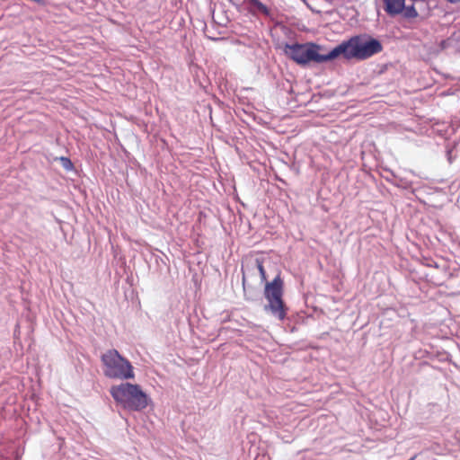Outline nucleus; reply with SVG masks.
Masks as SVG:
<instances>
[{"label": "nucleus", "instance_id": "nucleus-1", "mask_svg": "<svg viewBox=\"0 0 460 460\" xmlns=\"http://www.w3.org/2000/svg\"><path fill=\"white\" fill-rule=\"evenodd\" d=\"M383 50L382 44L376 39L354 36L332 49V60L340 56L346 59L365 60Z\"/></svg>", "mask_w": 460, "mask_h": 460}, {"label": "nucleus", "instance_id": "nucleus-2", "mask_svg": "<svg viewBox=\"0 0 460 460\" xmlns=\"http://www.w3.org/2000/svg\"><path fill=\"white\" fill-rule=\"evenodd\" d=\"M110 393L117 403L128 411H139L148 404V397L138 385L122 383L112 385Z\"/></svg>", "mask_w": 460, "mask_h": 460}, {"label": "nucleus", "instance_id": "nucleus-3", "mask_svg": "<svg viewBox=\"0 0 460 460\" xmlns=\"http://www.w3.org/2000/svg\"><path fill=\"white\" fill-rule=\"evenodd\" d=\"M323 47L313 42L286 44L285 54L296 64L305 66L310 63L322 64L332 60V51L322 53Z\"/></svg>", "mask_w": 460, "mask_h": 460}, {"label": "nucleus", "instance_id": "nucleus-4", "mask_svg": "<svg viewBox=\"0 0 460 460\" xmlns=\"http://www.w3.org/2000/svg\"><path fill=\"white\" fill-rule=\"evenodd\" d=\"M101 360L105 376L119 380H128L135 377L133 366L117 349L107 350L102 355Z\"/></svg>", "mask_w": 460, "mask_h": 460}, {"label": "nucleus", "instance_id": "nucleus-5", "mask_svg": "<svg viewBox=\"0 0 460 460\" xmlns=\"http://www.w3.org/2000/svg\"><path fill=\"white\" fill-rule=\"evenodd\" d=\"M284 282L279 275L270 282H266L264 296L268 301L265 310L271 312L279 320L283 321L287 316V306L283 300Z\"/></svg>", "mask_w": 460, "mask_h": 460}, {"label": "nucleus", "instance_id": "nucleus-6", "mask_svg": "<svg viewBox=\"0 0 460 460\" xmlns=\"http://www.w3.org/2000/svg\"><path fill=\"white\" fill-rule=\"evenodd\" d=\"M385 11L391 16L400 14L404 10L405 0H384Z\"/></svg>", "mask_w": 460, "mask_h": 460}, {"label": "nucleus", "instance_id": "nucleus-7", "mask_svg": "<svg viewBox=\"0 0 460 460\" xmlns=\"http://www.w3.org/2000/svg\"><path fill=\"white\" fill-rule=\"evenodd\" d=\"M248 2L249 4H251L256 11L265 14V15H269L270 14V10L269 8L264 4H262L260 0H246Z\"/></svg>", "mask_w": 460, "mask_h": 460}, {"label": "nucleus", "instance_id": "nucleus-8", "mask_svg": "<svg viewBox=\"0 0 460 460\" xmlns=\"http://www.w3.org/2000/svg\"><path fill=\"white\" fill-rule=\"evenodd\" d=\"M402 13H403V16L405 18H416L419 15V13H418L417 10L415 9L414 5H411V6H405L404 5V10L402 11Z\"/></svg>", "mask_w": 460, "mask_h": 460}, {"label": "nucleus", "instance_id": "nucleus-9", "mask_svg": "<svg viewBox=\"0 0 460 460\" xmlns=\"http://www.w3.org/2000/svg\"><path fill=\"white\" fill-rule=\"evenodd\" d=\"M256 266H257V269H258V270L260 272L261 280L262 281H266L267 274H266V270L264 269L262 261H261L260 259H256Z\"/></svg>", "mask_w": 460, "mask_h": 460}, {"label": "nucleus", "instance_id": "nucleus-10", "mask_svg": "<svg viewBox=\"0 0 460 460\" xmlns=\"http://www.w3.org/2000/svg\"><path fill=\"white\" fill-rule=\"evenodd\" d=\"M60 161H61V164L63 165V167L67 170V171H71L73 168H74V165L71 162V160L67 157H60Z\"/></svg>", "mask_w": 460, "mask_h": 460}, {"label": "nucleus", "instance_id": "nucleus-11", "mask_svg": "<svg viewBox=\"0 0 460 460\" xmlns=\"http://www.w3.org/2000/svg\"><path fill=\"white\" fill-rule=\"evenodd\" d=\"M415 458H416V456H412V457H411V459H409V460H415Z\"/></svg>", "mask_w": 460, "mask_h": 460}, {"label": "nucleus", "instance_id": "nucleus-12", "mask_svg": "<svg viewBox=\"0 0 460 460\" xmlns=\"http://www.w3.org/2000/svg\"><path fill=\"white\" fill-rule=\"evenodd\" d=\"M243 282H244V281H245V276H244V275H243Z\"/></svg>", "mask_w": 460, "mask_h": 460}]
</instances>
